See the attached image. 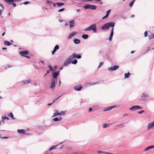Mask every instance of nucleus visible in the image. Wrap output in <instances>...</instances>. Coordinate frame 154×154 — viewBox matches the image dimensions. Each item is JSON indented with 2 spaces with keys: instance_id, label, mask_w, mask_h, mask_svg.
I'll return each instance as SVG.
<instances>
[{
  "instance_id": "1",
  "label": "nucleus",
  "mask_w": 154,
  "mask_h": 154,
  "mask_svg": "<svg viewBox=\"0 0 154 154\" xmlns=\"http://www.w3.org/2000/svg\"><path fill=\"white\" fill-rule=\"evenodd\" d=\"M115 23L110 22L104 24L101 27V29L103 30H106L108 29L110 27H112V28L115 25Z\"/></svg>"
},
{
  "instance_id": "2",
  "label": "nucleus",
  "mask_w": 154,
  "mask_h": 154,
  "mask_svg": "<svg viewBox=\"0 0 154 154\" xmlns=\"http://www.w3.org/2000/svg\"><path fill=\"white\" fill-rule=\"evenodd\" d=\"M84 30L85 31L93 30L94 32L97 31V26L96 24H93L88 28L85 29Z\"/></svg>"
},
{
  "instance_id": "3",
  "label": "nucleus",
  "mask_w": 154,
  "mask_h": 154,
  "mask_svg": "<svg viewBox=\"0 0 154 154\" xmlns=\"http://www.w3.org/2000/svg\"><path fill=\"white\" fill-rule=\"evenodd\" d=\"M83 7L86 9L89 8L92 10H95L96 9V7L94 5H90L89 4H86L83 6Z\"/></svg>"
},
{
  "instance_id": "4",
  "label": "nucleus",
  "mask_w": 154,
  "mask_h": 154,
  "mask_svg": "<svg viewBox=\"0 0 154 154\" xmlns=\"http://www.w3.org/2000/svg\"><path fill=\"white\" fill-rule=\"evenodd\" d=\"M142 108L141 106L136 105L134 106L131 108H130L129 109L131 111H134L138 109H141Z\"/></svg>"
},
{
  "instance_id": "5",
  "label": "nucleus",
  "mask_w": 154,
  "mask_h": 154,
  "mask_svg": "<svg viewBox=\"0 0 154 154\" xmlns=\"http://www.w3.org/2000/svg\"><path fill=\"white\" fill-rule=\"evenodd\" d=\"M119 68V66L117 65L114 66L110 67L108 68V70L110 71L117 70Z\"/></svg>"
},
{
  "instance_id": "6",
  "label": "nucleus",
  "mask_w": 154,
  "mask_h": 154,
  "mask_svg": "<svg viewBox=\"0 0 154 154\" xmlns=\"http://www.w3.org/2000/svg\"><path fill=\"white\" fill-rule=\"evenodd\" d=\"M76 53H74L72 55L70 56L67 59L70 62H71L73 58H76Z\"/></svg>"
},
{
  "instance_id": "7",
  "label": "nucleus",
  "mask_w": 154,
  "mask_h": 154,
  "mask_svg": "<svg viewBox=\"0 0 154 154\" xmlns=\"http://www.w3.org/2000/svg\"><path fill=\"white\" fill-rule=\"evenodd\" d=\"M55 79H52L51 82V88L52 89H54L55 85Z\"/></svg>"
},
{
  "instance_id": "8",
  "label": "nucleus",
  "mask_w": 154,
  "mask_h": 154,
  "mask_svg": "<svg viewBox=\"0 0 154 154\" xmlns=\"http://www.w3.org/2000/svg\"><path fill=\"white\" fill-rule=\"evenodd\" d=\"M29 52L28 51L25 50L24 51H20L19 52V54L21 56H25V55H24V54L27 55L29 54Z\"/></svg>"
},
{
  "instance_id": "9",
  "label": "nucleus",
  "mask_w": 154,
  "mask_h": 154,
  "mask_svg": "<svg viewBox=\"0 0 154 154\" xmlns=\"http://www.w3.org/2000/svg\"><path fill=\"white\" fill-rule=\"evenodd\" d=\"M9 5H11L12 2L21 1V0H4Z\"/></svg>"
},
{
  "instance_id": "10",
  "label": "nucleus",
  "mask_w": 154,
  "mask_h": 154,
  "mask_svg": "<svg viewBox=\"0 0 154 154\" xmlns=\"http://www.w3.org/2000/svg\"><path fill=\"white\" fill-rule=\"evenodd\" d=\"M113 30L114 28H112L111 30V32L109 35V39L110 41H111L112 40V37L113 35Z\"/></svg>"
},
{
  "instance_id": "11",
  "label": "nucleus",
  "mask_w": 154,
  "mask_h": 154,
  "mask_svg": "<svg viewBox=\"0 0 154 154\" xmlns=\"http://www.w3.org/2000/svg\"><path fill=\"white\" fill-rule=\"evenodd\" d=\"M71 63V62H70L67 59L64 62L63 64V66H68L69 64Z\"/></svg>"
},
{
  "instance_id": "12",
  "label": "nucleus",
  "mask_w": 154,
  "mask_h": 154,
  "mask_svg": "<svg viewBox=\"0 0 154 154\" xmlns=\"http://www.w3.org/2000/svg\"><path fill=\"white\" fill-rule=\"evenodd\" d=\"M60 72V70H58V72H55L53 73V79H55L56 78L57 76L59 75Z\"/></svg>"
},
{
  "instance_id": "13",
  "label": "nucleus",
  "mask_w": 154,
  "mask_h": 154,
  "mask_svg": "<svg viewBox=\"0 0 154 154\" xmlns=\"http://www.w3.org/2000/svg\"><path fill=\"white\" fill-rule=\"evenodd\" d=\"M154 126V121L152 123L149 124L147 126V130H149Z\"/></svg>"
},
{
  "instance_id": "14",
  "label": "nucleus",
  "mask_w": 154,
  "mask_h": 154,
  "mask_svg": "<svg viewBox=\"0 0 154 154\" xmlns=\"http://www.w3.org/2000/svg\"><path fill=\"white\" fill-rule=\"evenodd\" d=\"M70 23V28H71L73 27L75 24L74 20H72L69 22Z\"/></svg>"
},
{
  "instance_id": "15",
  "label": "nucleus",
  "mask_w": 154,
  "mask_h": 154,
  "mask_svg": "<svg viewBox=\"0 0 154 154\" xmlns=\"http://www.w3.org/2000/svg\"><path fill=\"white\" fill-rule=\"evenodd\" d=\"M77 33V32H73L72 33H71L68 36V38H71L72 36L75 35Z\"/></svg>"
},
{
  "instance_id": "16",
  "label": "nucleus",
  "mask_w": 154,
  "mask_h": 154,
  "mask_svg": "<svg viewBox=\"0 0 154 154\" xmlns=\"http://www.w3.org/2000/svg\"><path fill=\"white\" fill-rule=\"evenodd\" d=\"M82 88V87L81 85L80 86H77L75 87L74 89L77 91H79L81 90Z\"/></svg>"
},
{
  "instance_id": "17",
  "label": "nucleus",
  "mask_w": 154,
  "mask_h": 154,
  "mask_svg": "<svg viewBox=\"0 0 154 154\" xmlns=\"http://www.w3.org/2000/svg\"><path fill=\"white\" fill-rule=\"evenodd\" d=\"M154 148V145H151L149 146L146 147L144 150V151H147L149 149H150L151 148Z\"/></svg>"
},
{
  "instance_id": "18",
  "label": "nucleus",
  "mask_w": 154,
  "mask_h": 154,
  "mask_svg": "<svg viewBox=\"0 0 154 154\" xmlns=\"http://www.w3.org/2000/svg\"><path fill=\"white\" fill-rule=\"evenodd\" d=\"M114 106H110L109 107H107L105 108L104 110H103L104 111H107L111 109H112V108H114Z\"/></svg>"
},
{
  "instance_id": "19",
  "label": "nucleus",
  "mask_w": 154,
  "mask_h": 154,
  "mask_svg": "<svg viewBox=\"0 0 154 154\" xmlns=\"http://www.w3.org/2000/svg\"><path fill=\"white\" fill-rule=\"evenodd\" d=\"M62 118L60 117L59 118L56 117L55 118L53 119V120L54 121H60L62 120Z\"/></svg>"
},
{
  "instance_id": "20",
  "label": "nucleus",
  "mask_w": 154,
  "mask_h": 154,
  "mask_svg": "<svg viewBox=\"0 0 154 154\" xmlns=\"http://www.w3.org/2000/svg\"><path fill=\"white\" fill-rule=\"evenodd\" d=\"M17 132L19 133H21L24 134L25 133V130L24 129H18L17 130Z\"/></svg>"
},
{
  "instance_id": "21",
  "label": "nucleus",
  "mask_w": 154,
  "mask_h": 154,
  "mask_svg": "<svg viewBox=\"0 0 154 154\" xmlns=\"http://www.w3.org/2000/svg\"><path fill=\"white\" fill-rule=\"evenodd\" d=\"M74 42L75 44H79L80 43V41L79 39L76 38L74 40Z\"/></svg>"
},
{
  "instance_id": "22",
  "label": "nucleus",
  "mask_w": 154,
  "mask_h": 154,
  "mask_svg": "<svg viewBox=\"0 0 154 154\" xmlns=\"http://www.w3.org/2000/svg\"><path fill=\"white\" fill-rule=\"evenodd\" d=\"M4 44L5 45L10 46L11 45V43L7 41H5L4 42Z\"/></svg>"
},
{
  "instance_id": "23",
  "label": "nucleus",
  "mask_w": 154,
  "mask_h": 154,
  "mask_svg": "<svg viewBox=\"0 0 154 154\" xmlns=\"http://www.w3.org/2000/svg\"><path fill=\"white\" fill-rule=\"evenodd\" d=\"M8 115L9 116L11 117L12 119L14 120L15 119V118L14 117V116L12 112H11L10 113L8 114Z\"/></svg>"
},
{
  "instance_id": "24",
  "label": "nucleus",
  "mask_w": 154,
  "mask_h": 154,
  "mask_svg": "<svg viewBox=\"0 0 154 154\" xmlns=\"http://www.w3.org/2000/svg\"><path fill=\"white\" fill-rule=\"evenodd\" d=\"M88 37L89 36L87 34H83L82 35V37L85 39H87Z\"/></svg>"
},
{
  "instance_id": "25",
  "label": "nucleus",
  "mask_w": 154,
  "mask_h": 154,
  "mask_svg": "<svg viewBox=\"0 0 154 154\" xmlns=\"http://www.w3.org/2000/svg\"><path fill=\"white\" fill-rule=\"evenodd\" d=\"M58 145H57L55 146H52L51 147L50 149H49V151L52 150L53 149H56L57 146Z\"/></svg>"
},
{
  "instance_id": "26",
  "label": "nucleus",
  "mask_w": 154,
  "mask_h": 154,
  "mask_svg": "<svg viewBox=\"0 0 154 154\" xmlns=\"http://www.w3.org/2000/svg\"><path fill=\"white\" fill-rule=\"evenodd\" d=\"M149 39H151L154 38V33H152L149 35Z\"/></svg>"
},
{
  "instance_id": "27",
  "label": "nucleus",
  "mask_w": 154,
  "mask_h": 154,
  "mask_svg": "<svg viewBox=\"0 0 154 154\" xmlns=\"http://www.w3.org/2000/svg\"><path fill=\"white\" fill-rule=\"evenodd\" d=\"M30 82V80H27L25 81H23V83L24 85L27 84Z\"/></svg>"
},
{
  "instance_id": "28",
  "label": "nucleus",
  "mask_w": 154,
  "mask_h": 154,
  "mask_svg": "<svg viewBox=\"0 0 154 154\" xmlns=\"http://www.w3.org/2000/svg\"><path fill=\"white\" fill-rule=\"evenodd\" d=\"M149 97V95L145 93H143L142 95L141 96V97Z\"/></svg>"
},
{
  "instance_id": "29",
  "label": "nucleus",
  "mask_w": 154,
  "mask_h": 154,
  "mask_svg": "<svg viewBox=\"0 0 154 154\" xmlns=\"http://www.w3.org/2000/svg\"><path fill=\"white\" fill-rule=\"evenodd\" d=\"M109 124H104L103 125V128H105L109 126Z\"/></svg>"
},
{
  "instance_id": "30",
  "label": "nucleus",
  "mask_w": 154,
  "mask_h": 154,
  "mask_svg": "<svg viewBox=\"0 0 154 154\" xmlns=\"http://www.w3.org/2000/svg\"><path fill=\"white\" fill-rule=\"evenodd\" d=\"M58 7H60L64 5L63 3L57 2L56 3Z\"/></svg>"
},
{
  "instance_id": "31",
  "label": "nucleus",
  "mask_w": 154,
  "mask_h": 154,
  "mask_svg": "<svg viewBox=\"0 0 154 154\" xmlns=\"http://www.w3.org/2000/svg\"><path fill=\"white\" fill-rule=\"evenodd\" d=\"M62 115L61 112L54 113L53 114V117L54 116H56L57 115Z\"/></svg>"
},
{
  "instance_id": "32",
  "label": "nucleus",
  "mask_w": 154,
  "mask_h": 154,
  "mask_svg": "<svg viewBox=\"0 0 154 154\" xmlns=\"http://www.w3.org/2000/svg\"><path fill=\"white\" fill-rule=\"evenodd\" d=\"M130 75V73L129 72L127 73H125V78H126L129 77Z\"/></svg>"
},
{
  "instance_id": "33",
  "label": "nucleus",
  "mask_w": 154,
  "mask_h": 154,
  "mask_svg": "<svg viewBox=\"0 0 154 154\" xmlns=\"http://www.w3.org/2000/svg\"><path fill=\"white\" fill-rule=\"evenodd\" d=\"M59 48V46L58 45H56L54 47V50L56 51Z\"/></svg>"
},
{
  "instance_id": "34",
  "label": "nucleus",
  "mask_w": 154,
  "mask_h": 154,
  "mask_svg": "<svg viewBox=\"0 0 154 154\" xmlns=\"http://www.w3.org/2000/svg\"><path fill=\"white\" fill-rule=\"evenodd\" d=\"M135 0H133V1H132L129 4V6L130 7H131V6H132L134 4V2H135Z\"/></svg>"
},
{
  "instance_id": "35",
  "label": "nucleus",
  "mask_w": 154,
  "mask_h": 154,
  "mask_svg": "<svg viewBox=\"0 0 154 154\" xmlns=\"http://www.w3.org/2000/svg\"><path fill=\"white\" fill-rule=\"evenodd\" d=\"M77 63V60L75 59L74 60L71 62V63L75 64H76Z\"/></svg>"
},
{
  "instance_id": "36",
  "label": "nucleus",
  "mask_w": 154,
  "mask_h": 154,
  "mask_svg": "<svg viewBox=\"0 0 154 154\" xmlns=\"http://www.w3.org/2000/svg\"><path fill=\"white\" fill-rule=\"evenodd\" d=\"M125 125H124V123L121 124H120L118 126H117V127H119L120 128H122L125 127Z\"/></svg>"
},
{
  "instance_id": "37",
  "label": "nucleus",
  "mask_w": 154,
  "mask_h": 154,
  "mask_svg": "<svg viewBox=\"0 0 154 154\" xmlns=\"http://www.w3.org/2000/svg\"><path fill=\"white\" fill-rule=\"evenodd\" d=\"M111 11V10H109L108 11H106V15H107V16H109V14H110V13Z\"/></svg>"
},
{
  "instance_id": "38",
  "label": "nucleus",
  "mask_w": 154,
  "mask_h": 154,
  "mask_svg": "<svg viewBox=\"0 0 154 154\" xmlns=\"http://www.w3.org/2000/svg\"><path fill=\"white\" fill-rule=\"evenodd\" d=\"M103 64V62H101L100 63L99 65L98 66V68H100L101 66H102Z\"/></svg>"
},
{
  "instance_id": "39",
  "label": "nucleus",
  "mask_w": 154,
  "mask_h": 154,
  "mask_svg": "<svg viewBox=\"0 0 154 154\" xmlns=\"http://www.w3.org/2000/svg\"><path fill=\"white\" fill-rule=\"evenodd\" d=\"M48 67L50 69V70H49L50 71H54V70H53V69L51 65H49L48 66Z\"/></svg>"
},
{
  "instance_id": "40",
  "label": "nucleus",
  "mask_w": 154,
  "mask_h": 154,
  "mask_svg": "<svg viewBox=\"0 0 154 154\" xmlns=\"http://www.w3.org/2000/svg\"><path fill=\"white\" fill-rule=\"evenodd\" d=\"M2 119H4V120L5 119H7V120H9V118L8 117H5H5L2 116Z\"/></svg>"
},
{
  "instance_id": "41",
  "label": "nucleus",
  "mask_w": 154,
  "mask_h": 154,
  "mask_svg": "<svg viewBox=\"0 0 154 154\" xmlns=\"http://www.w3.org/2000/svg\"><path fill=\"white\" fill-rule=\"evenodd\" d=\"M75 56H76V57L78 59H80L82 57L80 55H77V54H76V55H75Z\"/></svg>"
},
{
  "instance_id": "42",
  "label": "nucleus",
  "mask_w": 154,
  "mask_h": 154,
  "mask_svg": "<svg viewBox=\"0 0 154 154\" xmlns=\"http://www.w3.org/2000/svg\"><path fill=\"white\" fill-rule=\"evenodd\" d=\"M62 95H61V96H60L59 97H57L56 99L54 100L53 101V102H52V103H54L57 100V99H58L59 98H60V97H61Z\"/></svg>"
},
{
  "instance_id": "43",
  "label": "nucleus",
  "mask_w": 154,
  "mask_h": 154,
  "mask_svg": "<svg viewBox=\"0 0 154 154\" xmlns=\"http://www.w3.org/2000/svg\"><path fill=\"white\" fill-rule=\"evenodd\" d=\"M87 84L89 85V86L93 85V82H88L87 83Z\"/></svg>"
},
{
  "instance_id": "44",
  "label": "nucleus",
  "mask_w": 154,
  "mask_h": 154,
  "mask_svg": "<svg viewBox=\"0 0 154 154\" xmlns=\"http://www.w3.org/2000/svg\"><path fill=\"white\" fill-rule=\"evenodd\" d=\"M65 9V8H62V9L59 10H58V11L59 12H61V11H63Z\"/></svg>"
},
{
  "instance_id": "45",
  "label": "nucleus",
  "mask_w": 154,
  "mask_h": 154,
  "mask_svg": "<svg viewBox=\"0 0 154 154\" xmlns=\"http://www.w3.org/2000/svg\"><path fill=\"white\" fill-rule=\"evenodd\" d=\"M49 72L50 70H47V71L46 73L44 75V76H45L48 73H49Z\"/></svg>"
},
{
  "instance_id": "46",
  "label": "nucleus",
  "mask_w": 154,
  "mask_h": 154,
  "mask_svg": "<svg viewBox=\"0 0 154 154\" xmlns=\"http://www.w3.org/2000/svg\"><path fill=\"white\" fill-rule=\"evenodd\" d=\"M30 3V2H28V1H26V2H24L23 3V4H25V5H27V4H29Z\"/></svg>"
},
{
  "instance_id": "47",
  "label": "nucleus",
  "mask_w": 154,
  "mask_h": 154,
  "mask_svg": "<svg viewBox=\"0 0 154 154\" xmlns=\"http://www.w3.org/2000/svg\"><path fill=\"white\" fill-rule=\"evenodd\" d=\"M2 123L3 124H4V119H3L1 120L0 121V125L2 124Z\"/></svg>"
},
{
  "instance_id": "48",
  "label": "nucleus",
  "mask_w": 154,
  "mask_h": 154,
  "mask_svg": "<svg viewBox=\"0 0 154 154\" xmlns=\"http://www.w3.org/2000/svg\"><path fill=\"white\" fill-rule=\"evenodd\" d=\"M12 66H10L9 65H8L6 66L5 67V68L6 69L7 68H9V67H11Z\"/></svg>"
},
{
  "instance_id": "49",
  "label": "nucleus",
  "mask_w": 154,
  "mask_h": 154,
  "mask_svg": "<svg viewBox=\"0 0 154 154\" xmlns=\"http://www.w3.org/2000/svg\"><path fill=\"white\" fill-rule=\"evenodd\" d=\"M108 17V16H107V15H106L105 16H104V17H103L102 19H104L105 18H107Z\"/></svg>"
},
{
  "instance_id": "50",
  "label": "nucleus",
  "mask_w": 154,
  "mask_h": 154,
  "mask_svg": "<svg viewBox=\"0 0 154 154\" xmlns=\"http://www.w3.org/2000/svg\"><path fill=\"white\" fill-rule=\"evenodd\" d=\"M144 36L145 37L147 35V33L146 31H145L144 33Z\"/></svg>"
},
{
  "instance_id": "51",
  "label": "nucleus",
  "mask_w": 154,
  "mask_h": 154,
  "mask_svg": "<svg viewBox=\"0 0 154 154\" xmlns=\"http://www.w3.org/2000/svg\"><path fill=\"white\" fill-rule=\"evenodd\" d=\"M144 112V111L143 110H142L141 111H139L138 112V113L139 114H141Z\"/></svg>"
},
{
  "instance_id": "52",
  "label": "nucleus",
  "mask_w": 154,
  "mask_h": 154,
  "mask_svg": "<svg viewBox=\"0 0 154 154\" xmlns=\"http://www.w3.org/2000/svg\"><path fill=\"white\" fill-rule=\"evenodd\" d=\"M99 83V82H93V85L97 84Z\"/></svg>"
},
{
  "instance_id": "53",
  "label": "nucleus",
  "mask_w": 154,
  "mask_h": 154,
  "mask_svg": "<svg viewBox=\"0 0 154 154\" xmlns=\"http://www.w3.org/2000/svg\"><path fill=\"white\" fill-rule=\"evenodd\" d=\"M40 62L43 64H44L45 63V62L43 60H41Z\"/></svg>"
},
{
  "instance_id": "54",
  "label": "nucleus",
  "mask_w": 154,
  "mask_h": 154,
  "mask_svg": "<svg viewBox=\"0 0 154 154\" xmlns=\"http://www.w3.org/2000/svg\"><path fill=\"white\" fill-rule=\"evenodd\" d=\"M23 56L25 57L28 59H29L30 58V57L29 56H28L25 55V56Z\"/></svg>"
},
{
  "instance_id": "55",
  "label": "nucleus",
  "mask_w": 154,
  "mask_h": 154,
  "mask_svg": "<svg viewBox=\"0 0 154 154\" xmlns=\"http://www.w3.org/2000/svg\"><path fill=\"white\" fill-rule=\"evenodd\" d=\"M12 4L13 6L14 7H16V5L15 3H12L11 4Z\"/></svg>"
},
{
  "instance_id": "56",
  "label": "nucleus",
  "mask_w": 154,
  "mask_h": 154,
  "mask_svg": "<svg viewBox=\"0 0 154 154\" xmlns=\"http://www.w3.org/2000/svg\"><path fill=\"white\" fill-rule=\"evenodd\" d=\"M1 138L2 139H4L8 138V137H1Z\"/></svg>"
},
{
  "instance_id": "57",
  "label": "nucleus",
  "mask_w": 154,
  "mask_h": 154,
  "mask_svg": "<svg viewBox=\"0 0 154 154\" xmlns=\"http://www.w3.org/2000/svg\"><path fill=\"white\" fill-rule=\"evenodd\" d=\"M92 110V109L90 107L89 108L88 111L89 112H91Z\"/></svg>"
},
{
  "instance_id": "58",
  "label": "nucleus",
  "mask_w": 154,
  "mask_h": 154,
  "mask_svg": "<svg viewBox=\"0 0 154 154\" xmlns=\"http://www.w3.org/2000/svg\"><path fill=\"white\" fill-rule=\"evenodd\" d=\"M104 153L106 154H114L113 153H109L108 152H104Z\"/></svg>"
},
{
  "instance_id": "59",
  "label": "nucleus",
  "mask_w": 154,
  "mask_h": 154,
  "mask_svg": "<svg viewBox=\"0 0 154 154\" xmlns=\"http://www.w3.org/2000/svg\"><path fill=\"white\" fill-rule=\"evenodd\" d=\"M56 51H54V50H53V51H52V55L54 54V53L56 52Z\"/></svg>"
},
{
  "instance_id": "60",
  "label": "nucleus",
  "mask_w": 154,
  "mask_h": 154,
  "mask_svg": "<svg viewBox=\"0 0 154 154\" xmlns=\"http://www.w3.org/2000/svg\"><path fill=\"white\" fill-rule=\"evenodd\" d=\"M0 6H1L2 7V10H3L4 9V6H3L2 5V4H0Z\"/></svg>"
},
{
  "instance_id": "61",
  "label": "nucleus",
  "mask_w": 154,
  "mask_h": 154,
  "mask_svg": "<svg viewBox=\"0 0 154 154\" xmlns=\"http://www.w3.org/2000/svg\"><path fill=\"white\" fill-rule=\"evenodd\" d=\"M52 104H53L52 103H48V106H50Z\"/></svg>"
},
{
  "instance_id": "62",
  "label": "nucleus",
  "mask_w": 154,
  "mask_h": 154,
  "mask_svg": "<svg viewBox=\"0 0 154 154\" xmlns=\"http://www.w3.org/2000/svg\"><path fill=\"white\" fill-rule=\"evenodd\" d=\"M81 9H77L76 10V11L77 12H80V11H81Z\"/></svg>"
},
{
  "instance_id": "63",
  "label": "nucleus",
  "mask_w": 154,
  "mask_h": 154,
  "mask_svg": "<svg viewBox=\"0 0 154 154\" xmlns=\"http://www.w3.org/2000/svg\"><path fill=\"white\" fill-rule=\"evenodd\" d=\"M61 113H62V115H64L65 114V112L64 111H62Z\"/></svg>"
},
{
  "instance_id": "64",
  "label": "nucleus",
  "mask_w": 154,
  "mask_h": 154,
  "mask_svg": "<svg viewBox=\"0 0 154 154\" xmlns=\"http://www.w3.org/2000/svg\"><path fill=\"white\" fill-rule=\"evenodd\" d=\"M5 32L2 33V36H3L5 35Z\"/></svg>"
}]
</instances>
